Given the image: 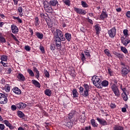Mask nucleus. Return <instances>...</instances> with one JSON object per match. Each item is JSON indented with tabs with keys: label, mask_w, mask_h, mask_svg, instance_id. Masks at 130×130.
I'll return each instance as SVG.
<instances>
[{
	"label": "nucleus",
	"mask_w": 130,
	"mask_h": 130,
	"mask_svg": "<svg viewBox=\"0 0 130 130\" xmlns=\"http://www.w3.org/2000/svg\"><path fill=\"white\" fill-rule=\"evenodd\" d=\"M91 81L93 82V85L99 89L101 84V79H100L99 77L97 76H94L92 77Z\"/></svg>",
	"instance_id": "obj_1"
},
{
	"label": "nucleus",
	"mask_w": 130,
	"mask_h": 130,
	"mask_svg": "<svg viewBox=\"0 0 130 130\" xmlns=\"http://www.w3.org/2000/svg\"><path fill=\"white\" fill-rule=\"evenodd\" d=\"M111 88L115 94V96L116 97H119V96H120V91H119L118 86L115 85V84H113L111 86Z\"/></svg>",
	"instance_id": "obj_2"
},
{
	"label": "nucleus",
	"mask_w": 130,
	"mask_h": 130,
	"mask_svg": "<svg viewBox=\"0 0 130 130\" xmlns=\"http://www.w3.org/2000/svg\"><path fill=\"white\" fill-rule=\"evenodd\" d=\"M108 34L110 38H114L116 36V27H113L108 31Z\"/></svg>",
	"instance_id": "obj_3"
},
{
	"label": "nucleus",
	"mask_w": 130,
	"mask_h": 130,
	"mask_svg": "<svg viewBox=\"0 0 130 130\" xmlns=\"http://www.w3.org/2000/svg\"><path fill=\"white\" fill-rule=\"evenodd\" d=\"M74 11L76 12L78 15H82V16H85L86 14H87V11L85 9L78 8L74 7Z\"/></svg>",
	"instance_id": "obj_4"
},
{
	"label": "nucleus",
	"mask_w": 130,
	"mask_h": 130,
	"mask_svg": "<svg viewBox=\"0 0 130 130\" xmlns=\"http://www.w3.org/2000/svg\"><path fill=\"white\" fill-rule=\"evenodd\" d=\"M8 103V98L3 93H0V104H7Z\"/></svg>",
	"instance_id": "obj_5"
},
{
	"label": "nucleus",
	"mask_w": 130,
	"mask_h": 130,
	"mask_svg": "<svg viewBox=\"0 0 130 130\" xmlns=\"http://www.w3.org/2000/svg\"><path fill=\"white\" fill-rule=\"evenodd\" d=\"M129 72H130L129 68L122 67L121 71V74L122 77H127V74H128V73H129Z\"/></svg>",
	"instance_id": "obj_6"
},
{
	"label": "nucleus",
	"mask_w": 130,
	"mask_h": 130,
	"mask_svg": "<svg viewBox=\"0 0 130 130\" xmlns=\"http://www.w3.org/2000/svg\"><path fill=\"white\" fill-rule=\"evenodd\" d=\"M106 18H108V14H107V12H106V9H104L100 16V20H102V21H103L105 20Z\"/></svg>",
	"instance_id": "obj_7"
},
{
	"label": "nucleus",
	"mask_w": 130,
	"mask_h": 130,
	"mask_svg": "<svg viewBox=\"0 0 130 130\" xmlns=\"http://www.w3.org/2000/svg\"><path fill=\"white\" fill-rule=\"evenodd\" d=\"M83 87L84 89V95L86 96V98L89 96V90H90V88L89 87V85L87 84H84L83 85Z\"/></svg>",
	"instance_id": "obj_8"
},
{
	"label": "nucleus",
	"mask_w": 130,
	"mask_h": 130,
	"mask_svg": "<svg viewBox=\"0 0 130 130\" xmlns=\"http://www.w3.org/2000/svg\"><path fill=\"white\" fill-rule=\"evenodd\" d=\"M16 106L19 110H22V109L26 108L27 105L24 103L20 102L16 104Z\"/></svg>",
	"instance_id": "obj_9"
},
{
	"label": "nucleus",
	"mask_w": 130,
	"mask_h": 130,
	"mask_svg": "<svg viewBox=\"0 0 130 130\" xmlns=\"http://www.w3.org/2000/svg\"><path fill=\"white\" fill-rule=\"evenodd\" d=\"M75 116H76V112L72 111L68 115V118L70 121H75Z\"/></svg>",
	"instance_id": "obj_10"
},
{
	"label": "nucleus",
	"mask_w": 130,
	"mask_h": 130,
	"mask_svg": "<svg viewBox=\"0 0 130 130\" xmlns=\"http://www.w3.org/2000/svg\"><path fill=\"white\" fill-rule=\"evenodd\" d=\"M11 31L13 34H18L19 32V28L17 27V25L12 24L11 25Z\"/></svg>",
	"instance_id": "obj_11"
},
{
	"label": "nucleus",
	"mask_w": 130,
	"mask_h": 130,
	"mask_svg": "<svg viewBox=\"0 0 130 130\" xmlns=\"http://www.w3.org/2000/svg\"><path fill=\"white\" fill-rule=\"evenodd\" d=\"M113 53L115 55V57H117L119 59H123L124 57V55L123 53H118L117 51H113Z\"/></svg>",
	"instance_id": "obj_12"
},
{
	"label": "nucleus",
	"mask_w": 130,
	"mask_h": 130,
	"mask_svg": "<svg viewBox=\"0 0 130 130\" xmlns=\"http://www.w3.org/2000/svg\"><path fill=\"white\" fill-rule=\"evenodd\" d=\"M96 120L99 122L100 124H101L102 125H107V121L103 118L96 117Z\"/></svg>",
	"instance_id": "obj_13"
},
{
	"label": "nucleus",
	"mask_w": 130,
	"mask_h": 130,
	"mask_svg": "<svg viewBox=\"0 0 130 130\" xmlns=\"http://www.w3.org/2000/svg\"><path fill=\"white\" fill-rule=\"evenodd\" d=\"M121 43L124 45V46H127V44L130 43V40L122 37L121 38Z\"/></svg>",
	"instance_id": "obj_14"
},
{
	"label": "nucleus",
	"mask_w": 130,
	"mask_h": 130,
	"mask_svg": "<svg viewBox=\"0 0 130 130\" xmlns=\"http://www.w3.org/2000/svg\"><path fill=\"white\" fill-rule=\"evenodd\" d=\"M17 79L18 81L19 82H24V81H26V78H25V76L22 73H18L17 74Z\"/></svg>",
	"instance_id": "obj_15"
},
{
	"label": "nucleus",
	"mask_w": 130,
	"mask_h": 130,
	"mask_svg": "<svg viewBox=\"0 0 130 130\" xmlns=\"http://www.w3.org/2000/svg\"><path fill=\"white\" fill-rule=\"evenodd\" d=\"M108 85H109V82L107 80H103L100 85V87L99 89H102L103 87H108Z\"/></svg>",
	"instance_id": "obj_16"
},
{
	"label": "nucleus",
	"mask_w": 130,
	"mask_h": 130,
	"mask_svg": "<svg viewBox=\"0 0 130 130\" xmlns=\"http://www.w3.org/2000/svg\"><path fill=\"white\" fill-rule=\"evenodd\" d=\"M63 35V32L61 31L60 29H56V34L55 35V38H59V37H60Z\"/></svg>",
	"instance_id": "obj_17"
},
{
	"label": "nucleus",
	"mask_w": 130,
	"mask_h": 130,
	"mask_svg": "<svg viewBox=\"0 0 130 130\" xmlns=\"http://www.w3.org/2000/svg\"><path fill=\"white\" fill-rule=\"evenodd\" d=\"M64 37L66 40H67L68 42H70L71 40H72V34H71L70 32H66L64 34Z\"/></svg>",
	"instance_id": "obj_18"
},
{
	"label": "nucleus",
	"mask_w": 130,
	"mask_h": 130,
	"mask_svg": "<svg viewBox=\"0 0 130 130\" xmlns=\"http://www.w3.org/2000/svg\"><path fill=\"white\" fill-rule=\"evenodd\" d=\"M49 5L51 7H56L58 5L57 0H51L49 2Z\"/></svg>",
	"instance_id": "obj_19"
},
{
	"label": "nucleus",
	"mask_w": 130,
	"mask_h": 130,
	"mask_svg": "<svg viewBox=\"0 0 130 130\" xmlns=\"http://www.w3.org/2000/svg\"><path fill=\"white\" fill-rule=\"evenodd\" d=\"M12 91L15 93V94H17V95H20L22 93V91L18 87H14L12 89Z\"/></svg>",
	"instance_id": "obj_20"
},
{
	"label": "nucleus",
	"mask_w": 130,
	"mask_h": 130,
	"mask_svg": "<svg viewBox=\"0 0 130 130\" xmlns=\"http://www.w3.org/2000/svg\"><path fill=\"white\" fill-rule=\"evenodd\" d=\"M17 115L19 117V118H23L24 117H26V115L23 113V112H22L20 110H18L17 112Z\"/></svg>",
	"instance_id": "obj_21"
},
{
	"label": "nucleus",
	"mask_w": 130,
	"mask_h": 130,
	"mask_svg": "<svg viewBox=\"0 0 130 130\" xmlns=\"http://www.w3.org/2000/svg\"><path fill=\"white\" fill-rule=\"evenodd\" d=\"M94 28L95 29V34L96 35H99V33L100 31H101V27H100V25L99 24H97L95 25H94Z\"/></svg>",
	"instance_id": "obj_22"
},
{
	"label": "nucleus",
	"mask_w": 130,
	"mask_h": 130,
	"mask_svg": "<svg viewBox=\"0 0 130 130\" xmlns=\"http://www.w3.org/2000/svg\"><path fill=\"white\" fill-rule=\"evenodd\" d=\"M70 75L72 77H76V74L75 73V69L72 67H69Z\"/></svg>",
	"instance_id": "obj_23"
},
{
	"label": "nucleus",
	"mask_w": 130,
	"mask_h": 130,
	"mask_svg": "<svg viewBox=\"0 0 130 130\" xmlns=\"http://www.w3.org/2000/svg\"><path fill=\"white\" fill-rule=\"evenodd\" d=\"M31 83L36 87L37 88H41V84L39 83V82L37 81L36 80H32Z\"/></svg>",
	"instance_id": "obj_24"
},
{
	"label": "nucleus",
	"mask_w": 130,
	"mask_h": 130,
	"mask_svg": "<svg viewBox=\"0 0 130 130\" xmlns=\"http://www.w3.org/2000/svg\"><path fill=\"white\" fill-rule=\"evenodd\" d=\"M44 9L47 13H49V14L52 13V7H51V6H47L45 7Z\"/></svg>",
	"instance_id": "obj_25"
},
{
	"label": "nucleus",
	"mask_w": 130,
	"mask_h": 130,
	"mask_svg": "<svg viewBox=\"0 0 130 130\" xmlns=\"http://www.w3.org/2000/svg\"><path fill=\"white\" fill-rule=\"evenodd\" d=\"M74 121H71L70 122H66L65 123L63 124V125L65 126H67V127H69V128H71V127L73 126L74 123Z\"/></svg>",
	"instance_id": "obj_26"
},
{
	"label": "nucleus",
	"mask_w": 130,
	"mask_h": 130,
	"mask_svg": "<svg viewBox=\"0 0 130 130\" xmlns=\"http://www.w3.org/2000/svg\"><path fill=\"white\" fill-rule=\"evenodd\" d=\"M34 72L36 73L35 77L37 79H38L39 77H40V73H39V71H38V69L36 68V67L34 68Z\"/></svg>",
	"instance_id": "obj_27"
},
{
	"label": "nucleus",
	"mask_w": 130,
	"mask_h": 130,
	"mask_svg": "<svg viewBox=\"0 0 130 130\" xmlns=\"http://www.w3.org/2000/svg\"><path fill=\"white\" fill-rule=\"evenodd\" d=\"M44 93H45V95H46L47 96L50 97V96H51V94L52 93V92L51 91V90L49 89H46L44 91Z\"/></svg>",
	"instance_id": "obj_28"
},
{
	"label": "nucleus",
	"mask_w": 130,
	"mask_h": 130,
	"mask_svg": "<svg viewBox=\"0 0 130 130\" xmlns=\"http://www.w3.org/2000/svg\"><path fill=\"white\" fill-rule=\"evenodd\" d=\"M79 91H80V94L82 96H83V97H84L85 98H87L86 95H85L84 94L85 93V90H84V88L83 87L80 86L79 87Z\"/></svg>",
	"instance_id": "obj_29"
},
{
	"label": "nucleus",
	"mask_w": 130,
	"mask_h": 130,
	"mask_svg": "<svg viewBox=\"0 0 130 130\" xmlns=\"http://www.w3.org/2000/svg\"><path fill=\"white\" fill-rule=\"evenodd\" d=\"M90 123L93 127H98L99 124H98V123H96V122L95 121V119H94L90 120Z\"/></svg>",
	"instance_id": "obj_30"
},
{
	"label": "nucleus",
	"mask_w": 130,
	"mask_h": 130,
	"mask_svg": "<svg viewBox=\"0 0 130 130\" xmlns=\"http://www.w3.org/2000/svg\"><path fill=\"white\" fill-rule=\"evenodd\" d=\"M86 120V116L85 115H81L79 116V121L80 122L84 123Z\"/></svg>",
	"instance_id": "obj_31"
},
{
	"label": "nucleus",
	"mask_w": 130,
	"mask_h": 130,
	"mask_svg": "<svg viewBox=\"0 0 130 130\" xmlns=\"http://www.w3.org/2000/svg\"><path fill=\"white\" fill-rule=\"evenodd\" d=\"M72 93L74 98H77V97H78L79 93H78V91H77V89H76V88L73 89Z\"/></svg>",
	"instance_id": "obj_32"
},
{
	"label": "nucleus",
	"mask_w": 130,
	"mask_h": 130,
	"mask_svg": "<svg viewBox=\"0 0 130 130\" xmlns=\"http://www.w3.org/2000/svg\"><path fill=\"white\" fill-rule=\"evenodd\" d=\"M122 98L125 102H126L127 100H128V97L127 96V94L126 93H121Z\"/></svg>",
	"instance_id": "obj_33"
},
{
	"label": "nucleus",
	"mask_w": 130,
	"mask_h": 130,
	"mask_svg": "<svg viewBox=\"0 0 130 130\" xmlns=\"http://www.w3.org/2000/svg\"><path fill=\"white\" fill-rule=\"evenodd\" d=\"M120 48L121 51L124 53V54H128V51L127 50V49H126V48L123 46H121Z\"/></svg>",
	"instance_id": "obj_34"
},
{
	"label": "nucleus",
	"mask_w": 130,
	"mask_h": 130,
	"mask_svg": "<svg viewBox=\"0 0 130 130\" xmlns=\"http://www.w3.org/2000/svg\"><path fill=\"white\" fill-rule=\"evenodd\" d=\"M36 36H37V37H38L39 39H43V37H44L43 34L41 32H36Z\"/></svg>",
	"instance_id": "obj_35"
},
{
	"label": "nucleus",
	"mask_w": 130,
	"mask_h": 130,
	"mask_svg": "<svg viewBox=\"0 0 130 130\" xmlns=\"http://www.w3.org/2000/svg\"><path fill=\"white\" fill-rule=\"evenodd\" d=\"M114 130H123V127L118 125H115L113 127Z\"/></svg>",
	"instance_id": "obj_36"
},
{
	"label": "nucleus",
	"mask_w": 130,
	"mask_h": 130,
	"mask_svg": "<svg viewBox=\"0 0 130 130\" xmlns=\"http://www.w3.org/2000/svg\"><path fill=\"white\" fill-rule=\"evenodd\" d=\"M62 3L68 6V7H71V1L70 0H62Z\"/></svg>",
	"instance_id": "obj_37"
},
{
	"label": "nucleus",
	"mask_w": 130,
	"mask_h": 130,
	"mask_svg": "<svg viewBox=\"0 0 130 130\" xmlns=\"http://www.w3.org/2000/svg\"><path fill=\"white\" fill-rule=\"evenodd\" d=\"M2 61H8V56L6 55H2L1 59Z\"/></svg>",
	"instance_id": "obj_38"
},
{
	"label": "nucleus",
	"mask_w": 130,
	"mask_h": 130,
	"mask_svg": "<svg viewBox=\"0 0 130 130\" xmlns=\"http://www.w3.org/2000/svg\"><path fill=\"white\" fill-rule=\"evenodd\" d=\"M55 48H56V45L54 43H51L50 45V49L52 51L55 50Z\"/></svg>",
	"instance_id": "obj_39"
},
{
	"label": "nucleus",
	"mask_w": 130,
	"mask_h": 130,
	"mask_svg": "<svg viewBox=\"0 0 130 130\" xmlns=\"http://www.w3.org/2000/svg\"><path fill=\"white\" fill-rule=\"evenodd\" d=\"M35 25L36 27H38V26H39V18L38 17H36L35 18Z\"/></svg>",
	"instance_id": "obj_40"
},
{
	"label": "nucleus",
	"mask_w": 130,
	"mask_h": 130,
	"mask_svg": "<svg viewBox=\"0 0 130 130\" xmlns=\"http://www.w3.org/2000/svg\"><path fill=\"white\" fill-rule=\"evenodd\" d=\"M104 52L105 53V54H106V55H107V56H108V57H112V56L111 55V54H110V51L108 50V49H106L104 50Z\"/></svg>",
	"instance_id": "obj_41"
},
{
	"label": "nucleus",
	"mask_w": 130,
	"mask_h": 130,
	"mask_svg": "<svg viewBox=\"0 0 130 130\" xmlns=\"http://www.w3.org/2000/svg\"><path fill=\"white\" fill-rule=\"evenodd\" d=\"M58 39L61 42V41H63L64 43H67V40H66V37L63 36V35L58 38Z\"/></svg>",
	"instance_id": "obj_42"
},
{
	"label": "nucleus",
	"mask_w": 130,
	"mask_h": 130,
	"mask_svg": "<svg viewBox=\"0 0 130 130\" xmlns=\"http://www.w3.org/2000/svg\"><path fill=\"white\" fill-rule=\"evenodd\" d=\"M81 6L82 8H88L89 5L85 1H81Z\"/></svg>",
	"instance_id": "obj_43"
},
{
	"label": "nucleus",
	"mask_w": 130,
	"mask_h": 130,
	"mask_svg": "<svg viewBox=\"0 0 130 130\" xmlns=\"http://www.w3.org/2000/svg\"><path fill=\"white\" fill-rule=\"evenodd\" d=\"M27 73L29 74V75L30 76V77H34V73L31 69H28L27 70Z\"/></svg>",
	"instance_id": "obj_44"
},
{
	"label": "nucleus",
	"mask_w": 130,
	"mask_h": 130,
	"mask_svg": "<svg viewBox=\"0 0 130 130\" xmlns=\"http://www.w3.org/2000/svg\"><path fill=\"white\" fill-rule=\"evenodd\" d=\"M0 42L1 43H6V42H7V41L6 40V38L4 37V36L2 37H0Z\"/></svg>",
	"instance_id": "obj_45"
},
{
	"label": "nucleus",
	"mask_w": 130,
	"mask_h": 130,
	"mask_svg": "<svg viewBox=\"0 0 130 130\" xmlns=\"http://www.w3.org/2000/svg\"><path fill=\"white\" fill-rule=\"evenodd\" d=\"M108 74L110 75V76H112L113 75V71L110 68H108Z\"/></svg>",
	"instance_id": "obj_46"
},
{
	"label": "nucleus",
	"mask_w": 130,
	"mask_h": 130,
	"mask_svg": "<svg viewBox=\"0 0 130 130\" xmlns=\"http://www.w3.org/2000/svg\"><path fill=\"white\" fill-rule=\"evenodd\" d=\"M3 122L6 125V126H8V127L11 124V123H10L8 120H4Z\"/></svg>",
	"instance_id": "obj_47"
},
{
	"label": "nucleus",
	"mask_w": 130,
	"mask_h": 130,
	"mask_svg": "<svg viewBox=\"0 0 130 130\" xmlns=\"http://www.w3.org/2000/svg\"><path fill=\"white\" fill-rule=\"evenodd\" d=\"M5 89L6 92H10V90L11 89L10 84H7V85L5 87Z\"/></svg>",
	"instance_id": "obj_48"
},
{
	"label": "nucleus",
	"mask_w": 130,
	"mask_h": 130,
	"mask_svg": "<svg viewBox=\"0 0 130 130\" xmlns=\"http://www.w3.org/2000/svg\"><path fill=\"white\" fill-rule=\"evenodd\" d=\"M17 108H18V107H17V105H12L11 107V109L12 111H15V110H17Z\"/></svg>",
	"instance_id": "obj_49"
},
{
	"label": "nucleus",
	"mask_w": 130,
	"mask_h": 130,
	"mask_svg": "<svg viewBox=\"0 0 130 130\" xmlns=\"http://www.w3.org/2000/svg\"><path fill=\"white\" fill-rule=\"evenodd\" d=\"M84 52L85 53V55L87 57H90V56H91V55L90 54V52L88 50H85Z\"/></svg>",
	"instance_id": "obj_50"
},
{
	"label": "nucleus",
	"mask_w": 130,
	"mask_h": 130,
	"mask_svg": "<svg viewBox=\"0 0 130 130\" xmlns=\"http://www.w3.org/2000/svg\"><path fill=\"white\" fill-rule=\"evenodd\" d=\"M44 73V75H45V77H46V78H49V77H50L49 73L48 72V71H47V70L45 69Z\"/></svg>",
	"instance_id": "obj_51"
},
{
	"label": "nucleus",
	"mask_w": 130,
	"mask_h": 130,
	"mask_svg": "<svg viewBox=\"0 0 130 130\" xmlns=\"http://www.w3.org/2000/svg\"><path fill=\"white\" fill-rule=\"evenodd\" d=\"M11 37L13 38V39H14V40H15L16 41V42H20L19 41V40H18V39H17V37H16V36L15 35H14V34H10Z\"/></svg>",
	"instance_id": "obj_52"
},
{
	"label": "nucleus",
	"mask_w": 130,
	"mask_h": 130,
	"mask_svg": "<svg viewBox=\"0 0 130 130\" xmlns=\"http://www.w3.org/2000/svg\"><path fill=\"white\" fill-rule=\"evenodd\" d=\"M81 59L82 61H85L86 60V57H85V54L83 53H81V55L80 56Z\"/></svg>",
	"instance_id": "obj_53"
},
{
	"label": "nucleus",
	"mask_w": 130,
	"mask_h": 130,
	"mask_svg": "<svg viewBox=\"0 0 130 130\" xmlns=\"http://www.w3.org/2000/svg\"><path fill=\"white\" fill-rule=\"evenodd\" d=\"M43 4H44V8H46V7H48L49 6H50L49 5V2H48V1H44Z\"/></svg>",
	"instance_id": "obj_54"
},
{
	"label": "nucleus",
	"mask_w": 130,
	"mask_h": 130,
	"mask_svg": "<svg viewBox=\"0 0 130 130\" xmlns=\"http://www.w3.org/2000/svg\"><path fill=\"white\" fill-rule=\"evenodd\" d=\"M123 33L124 36H125V38H126V36H128V30L124 29L123 31Z\"/></svg>",
	"instance_id": "obj_55"
},
{
	"label": "nucleus",
	"mask_w": 130,
	"mask_h": 130,
	"mask_svg": "<svg viewBox=\"0 0 130 130\" xmlns=\"http://www.w3.org/2000/svg\"><path fill=\"white\" fill-rule=\"evenodd\" d=\"M55 45L58 50H60V49H61V43L59 44H55Z\"/></svg>",
	"instance_id": "obj_56"
},
{
	"label": "nucleus",
	"mask_w": 130,
	"mask_h": 130,
	"mask_svg": "<svg viewBox=\"0 0 130 130\" xmlns=\"http://www.w3.org/2000/svg\"><path fill=\"white\" fill-rule=\"evenodd\" d=\"M40 17L41 18H43L44 19H45V17H47L48 16V14L47 13L44 14V13H40Z\"/></svg>",
	"instance_id": "obj_57"
},
{
	"label": "nucleus",
	"mask_w": 130,
	"mask_h": 130,
	"mask_svg": "<svg viewBox=\"0 0 130 130\" xmlns=\"http://www.w3.org/2000/svg\"><path fill=\"white\" fill-rule=\"evenodd\" d=\"M24 49L26 51H30V50H31V49L30 48V46H29L28 45L27 46H25Z\"/></svg>",
	"instance_id": "obj_58"
},
{
	"label": "nucleus",
	"mask_w": 130,
	"mask_h": 130,
	"mask_svg": "<svg viewBox=\"0 0 130 130\" xmlns=\"http://www.w3.org/2000/svg\"><path fill=\"white\" fill-rule=\"evenodd\" d=\"M17 11L18 13H23V8H22V6L19 7Z\"/></svg>",
	"instance_id": "obj_59"
},
{
	"label": "nucleus",
	"mask_w": 130,
	"mask_h": 130,
	"mask_svg": "<svg viewBox=\"0 0 130 130\" xmlns=\"http://www.w3.org/2000/svg\"><path fill=\"white\" fill-rule=\"evenodd\" d=\"M91 126H86L85 128H82L81 130H91Z\"/></svg>",
	"instance_id": "obj_60"
},
{
	"label": "nucleus",
	"mask_w": 130,
	"mask_h": 130,
	"mask_svg": "<svg viewBox=\"0 0 130 130\" xmlns=\"http://www.w3.org/2000/svg\"><path fill=\"white\" fill-rule=\"evenodd\" d=\"M40 49L43 53H44L45 52V49H44V47L40 46Z\"/></svg>",
	"instance_id": "obj_61"
},
{
	"label": "nucleus",
	"mask_w": 130,
	"mask_h": 130,
	"mask_svg": "<svg viewBox=\"0 0 130 130\" xmlns=\"http://www.w3.org/2000/svg\"><path fill=\"white\" fill-rule=\"evenodd\" d=\"M5 127V124H0V130H4Z\"/></svg>",
	"instance_id": "obj_62"
},
{
	"label": "nucleus",
	"mask_w": 130,
	"mask_h": 130,
	"mask_svg": "<svg viewBox=\"0 0 130 130\" xmlns=\"http://www.w3.org/2000/svg\"><path fill=\"white\" fill-rule=\"evenodd\" d=\"M110 107L112 108V109H114V108H115L116 107V105L115 104L111 103L110 105Z\"/></svg>",
	"instance_id": "obj_63"
},
{
	"label": "nucleus",
	"mask_w": 130,
	"mask_h": 130,
	"mask_svg": "<svg viewBox=\"0 0 130 130\" xmlns=\"http://www.w3.org/2000/svg\"><path fill=\"white\" fill-rule=\"evenodd\" d=\"M126 16L127 17V18H130V11H127L126 13Z\"/></svg>",
	"instance_id": "obj_64"
}]
</instances>
